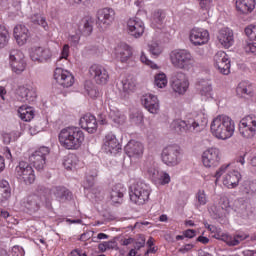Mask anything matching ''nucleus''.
Instances as JSON below:
<instances>
[{"mask_svg": "<svg viewBox=\"0 0 256 256\" xmlns=\"http://www.w3.org/2000/svg\"><path fill=\"white\" fill-rule=\"evenodd\" d=\"M210 131L216 139L227 141L235 135V121L227 115H218L212 120Z\"/></svg>", "mask_w": 256, "mask_h": 256, "instance_id": "f257e3e1", "label": "nucleus"}, {"mask_svg": "<svg viewBox=\"0 0 256 256\" xmlns=\"http://www.w3.org/2000/svg\"><path fill=\"white\" fill-rule=\"evenodd\" d=\"M58 139L61 147L74 151L83 145L85 134L80 128L66 127L60 131Z\"/></svg>", "mask_w": 256, "mask_h": 256, "instance_id": "f03ea898", "label": "nucleus"}, {"mask_svg": "<svg viewBox=\"0 0 256 256\" xmlns=\"http://www.w3.org/2000/svg\"><path fill=\"white\" fill-rule=\"evenodd\" d=\"M170 61L176 69L189 71L195 67V58L187 49H175L170 53Z\"/></svg>", "mask_w": 256, "mask_h": 256, "instance_id": "7ed1b4c3", "label": "nucleus"}, {"mask_svg": "<svg viewBox=\"0 0 256 256\" xmlns=\"http://www.w3.org/2000/svg\"><path fill=\"white\" fill-rule=\"evenodd\" d=\"M207 125V119H204L202 122L199 120H173L170 124L171 129L178 133V135H184V133H201Z\"/></svg>", "mask_w": 256, "mask_h": 256, "instance_id": "20e7f679", "label": "nucleus"}, {"mask_svg": "<svg viewBox=\"0 0 256 256\" xmlns=\"http://www.w3.org/2000/svg\"><path fill=\"white\" fill-rule=\"evenodd\" d=\"M129 195L130 201L135 203V205H145L149 201V195H151V186L138 180L130 186Z\"/></svg>", "mask_w": 256, "mask_h": 256, "instance_id": "39448f33", "label": "nucleus"}, {"mask_svg": "<svg viewBox=\"0 0 256 256\" xmlns=\"http://www.w3.org/2000/svg\"><path fill=\"white\" fill-rule=\"evenodd\" d=\"M161 161L167 167H177L183 161V150L177 144L167 145L162 149Z\"/></svg>", "mask_w": 256, "mask_h": 256, "instance_id": "423d86ee", "label": "nucleus"}, {"mask_svg": "<svg viewBox=\"0 0 256 256\" xmlns=\"http://www.w3.org/2000/svg\"><path fill=\"white\" fill-rule=\"evenodd\" d=\"M16 176L20 181H23L26 185H31L35 183V171L29 163L25 161L19 162L16 166Z\"/></svg>", "mask_w": 256, "mask_h": 256, "instance_id": "0eeeda50", "label": "nucleus"}, {"mask_svg": "<svg viewBox=\"0 0 256 256\" xmlns=\"http://www.w3.org/2000/svg\"><path fill=\"white\" fill-rule=\"evenodd\" d=\"M240 135L244 137V139H252L256 135V116L248 115L244 117L240 121L239 125Z\"/></svg>", "mask_w": 256, "mask_h": 256, "instance_id": "6e6552de", "label": "nucleus"}, {"mask_svg": "<svg viewBox=\"0 0 256 256\" xmlns=\"http://www.w3.org/2000/svg\"><path fill=\"white\" fill-rule=\"evenodd\" d=\"M47 155L49 148L42 146L30 155L29 161L37 171H43L47 165Z\"/></svg>", "mask_w": 256, "mask_h": 256, "instance_id": "1a4fd4ad", "label": "nucleus"}, {"mask_svg": "<svg viewBox=\"0 0 256 256\" xmlns=\"http://www.w3.org/2000/svg\"><path fill=\"white\" fill-rule=\"evenodd\" d=\"M9 63L14 73L18 75L25 71L27 64L25 63V54L20 50H11L9 54Z\"/></svg>", "mask_w": 256, "mask_h": 256, "instance_id": "9d476101", "label": "nucleus"}, {"mask_svg": "<svg viewBox=\"0 0 256 256\" xmlns=\"http://www.w3.org/2000/svg\"><path fill=\"white\" fill-rule=\"evenodd\" d=\"M115 10L113 8H102L97 12L98 25L101 29H109L115 22Z\"/></svg>", "mask_w": 256, "mask_h": 256, "instance_id": "9b49d317", "label": "nucleus"}, {"mask_svg": "<svg viewBox=\"0 0 256 256\" xmlns=\"http://www.w3.org/2000/svg\"><path fill=\"white\" fill-rule=\"evenodd\" d=\"M102 151L107 153V155H117V153L121 151V144L115 134L110 132L105 135L102 144Z\"/></svg>", "mask_w": 256, "mask_h": 256, "instance_id": "f8f14e48", "label": "nucleus"}, {"mask_svg": "<svg viewBox=\"0 0 256 256\" xmlns=\"http://www.w3.org/2000/svg\"><path fill=\"white\" fill-rule=\"evenodd\" d=\"M171 87L178 95H185L187 89H189V79L187 75L183 72H176L172 77Z\"/></svg>", "mask_w": 256, "mask_h": 256, "instance_id": "ddd939ff", "label": "nucleus"}, {"mask_svg": "<svg viewBox=\"0 0 256 256\" xmlns=\"http://www.w3.org/2000/svg\"><path fill=\"white\" fill-rule=\"evenodd\" d=\"M214 66L222 75H229L231 73V61L224 51H219L215 54Z\"/></svg>", "mask_w": 256, "mask_h": 256, "instance_id": "4468645a", "label": "nucleus"}, {"mask_svg": "<svg viewBox=\"0 0 256 256\" xmlns=\"http://www.w3.org/2000/svg\"><path fill=\"white\" fill-rule=\"evenodd\" d=\"M89 74L97 85H106L109 81V72H107V69L101 65H92L89 68Z\"/></svg>", "mask_w": 256, "mask_h": 256, "instance_id": "2eb2a0df", "label": "nucleus"}, {"mask_svg": "<svg viewBox=\"0 0 256 256\" xmlns=\"http://www.w3.org/2000/svg\"><path fill=\"white\" fill-rule=\"evenodd\" d=\"M221 161V154L217 148H209L202 154V162L204 167H217Z\"/></svg>", "mask_w": 256, "mask_h": 256, "instance_id": "dca6fc26", "label": "nucleus"}, {"mask_svg": "<svg viewBox=\"0 0 256 256\" xmlns=\"http://www.w3.org/2000/svg\"><path fill=\"white\" fill-rule=\"evenodd\" d=\"M127 31L131 37L139 39V37H143V33H145V23H143L140 18H130L127 21Z\"/></svg>", "mask_w": 256, "mask_h": 256, "instance_id": "f3484780", "label": "nucleus"}, {"mask_svg": "<svg viewBox=\"0 0 256 256\" xmlns=\"http://www.w3.org/2000/svg\"><path fill=\"white\" fill-rule=\"evenodd\" d=\"M54 79L58 85L65 88L73 87V83H75V77H73V74L67 70H63L62 68L55 69Z\"/></svg>", "mask_w": 256, "mask_h": 256, "instance_id": "a211bd4d", "label": "nucleus"}, {"mask_svg": "<svg viewBox=\"0 0 256 256\" xmlns=\"http://www.w3.org/2000/svg\"><path fill=\"white\" fill-rule=\"evenodd\" d=\"M189 39L192 45L201 46L209 43V31L203 28H193L190 31Z\"/></svg>", "mask_w": 256, "mask_h": 256, "instance_id": "6ab92c4d", "label": "nucleus"}, {"mask_svg": "<svg viewBox=\"0 0 256 256\" xmlns=\"http://www.w3.org/2000/svg\"><path fill=\"white\" fill-rule=\"evenodd\" d=\"M37 99V90L33 87L20 86L16 90V100L20 103H33Z\"/></svg>", "mask_w": 256, "mask_h": 256, "instance_id": "aec40b11", "label": "nucleus"}, {"mask_svg": "<svg viewBox=\"0 0 256 256\" xmlns=\"http://www.w3.org/2000/svg\"><path fill=\"white\" fill-rule=\"evenodd\" d=\"M30 57L32 61H37L38 63H45L46 61H49V59H51L52 53L49 48L37 46L31 49Z\"/></svg>", "mask_w": 256, "mask_h": 256, "instance_id": "412c9836", "label": "nucleus"}, {"mask_svg": "<svg viewBox=\"0 0 256 256\" xmlns=\"http://www.w3.org/2000/svg\"><path fill=\"white\" fill-rule=\"evenodd\" d=\"M143 107L148 110L152 115H157L159 113L160 105L159 98L153 94H146L141 99Z\"/></svg>", "mask_w": 256, "mask_h": 256, "instance_id": "4be33fe9", "label": "nucleus"}, {"mask_svg": "<svg viewBox=\"0 0 256 256\" xmlns=\"http://www.w3.org/2000/svg\"><path fill=\"white\" fill-rule=\"evenodd\" d=\"M124 151L128 157H134L139 158L143 156V151H145V146H143V143L135 140H130L125 148Z\"/></svg>", "mask_w": 256, "mask_h": 256, "instance_id": "5701e85b", "label": "nucleus"}, {"mask_svg": "<svg viewBox=\"0 0 256 256\" xmlns=\"http://www.w3.org/2000/svg\"><path fill=\"white\" fill-rule=\"evenodd\" d=\"M23 207L29 215L37 213L41 209V196L35 194L28 196L23 202Z\"/></svg>", "mask_w": 256, "mask_h": 256, "instance_id": "b1692460", "label": "nucleus"}, {"mask_svg": "<svg viewBox=\"0 0 256 256\" xmlns=\"http://www.w3.org/2000/svg\"><path fill=\"white\" fill-rule=\"evenodd\" d=\"M50 195L55 196L56 201L59 203H67L73 199V193L69 191L66 187L57 186L50 190Z\"/></svg>", "mask_w": 256, "mask_h": 256, "instance_id": "393cba45", "label": "nucleus"}, {"mask_svg": "<svg viewBox=\"0 0 256 256\" xmlns=\"http://www.w3.org/2000/svg\"><path fill=\"white\" fill-rule=\"evenodd\" d=\"M79 124L88 133H97V118L93 114H85L80 118Z\"/></svg>", "mask_w": 256, "mask_h": 256, "instance_id": "a878e982", "label": "nucleus"}, {"mask_svg": "<svg viewBox=\"0 0 256 256\" xmlns=\"http://www.w3.org/2000/svg\"><path fill=\"white\" fill-rule=\"evenodd\" d=\"M241 181V173L237 170H233L230 172H227L223 176L222 183L225 187L228 189H235L239 185V182Z\"/></svg>", "mask_w": 256, "mask_h": 256, "instance_id": "bb28decb", "label": "nucleus"}, {"mask_svg": "<svg viewBox=\"0 0 256 256\" xmlns=\"http://www.w3.org/2000/svg\"><path fill=\"white\" fill-rule=\"evenodd\" d=\"M115 55L121 63H127L133 57V49L128 44L121 43L115 48Z\"/></svg>", "mask_w": 256, "mask_h": 256, "instance_id": "cd10ccee", "label": "nucleus"}, {"mask_svg": "<svg viewBox=\"0 0 256 256\" xmlns=\"http://www.w3.org/2000/svg\"><path fill=\"white\" fill-rule=\"evenodd\" d=\"M14 37L17 41V44L21 46L27 43L29 37H31V33L25 25L18 24L14 27Z\"/></svg>", "mask_w": 256, "mask_h": 256, "instance_id": "c85d7f7f", "label": "nucleus"}, {"mask_svg": "<svg viewBox=\"0 0 256 256\" xmlns=\"http://www.w3.org/2000/svg\"><path fill=\"white\" fill-rule=\"evenodd\" d=\"M218 41L220 45L225 47V49H229V47H233L235 43V39L233 37V30L229 28H224L219 31Z\"/></svg>", "mask_w": 256, "mask_h": 256, "instance_id": "c756f323", "label": "nucleus"}, {"mask_svg": "<svg viewBox=\"0 0 256 256\" xmlns=\"http://www.w3.org/2000/svg\"><path fill=\"white\" fill-rule=\"evenodd\" d=\"M255 0H236V10L241 15H249L255 10Z\"/></svg>", "mask_w": 256, "mask_h": 256, "instance_id": "7c9ffc66", "label": "nucleus"}, {"mask_svg": "<svg viewBox=\"0 0 256 256\" xmlns=\"http://www.w3.org/2000/svg\"><path fill=\"white\" fill-rule=\"evenodd\" d=\"M198 90L204 101H207V99H213V86L208 81L201 80L198 83Z\"/></svg>", "mask_w": 256, "mask_h": 256, "instance_id": "2f4dec72", "label": "nucleus"}, {"mask_svg": "<svg viewBox=\"0 0 256 256\" xmlns=\"http://www.w3.org/2000/svg\"><path fill=\"white\" fill-rule=\"evenodd\" d=\"M125 194V187L122 184H116L112 187L110 198L113 203H121L123 195Z\"/></svg>", "mask_w": 256, "mask_h": 256, "instance_id": "473e14b6", "label": "nucleus"}, {"mask_svg": "<svg viewBox=\"0 0 256 256\" xmlns=\"http://www.w3.org/2000/svg\"><path fill=\"white\" fill-rule=\"evenodd\" d=\"M18 115L22 121L29 122L35 117V110L31 106H20L18 109Z\"/></svg>", "mask_w": 256, "mask_h": 256, "instance_id": "72a5a7b5", "label": "nucleus"}, {"mask_svg": "<svg viewBox=\"0 0 256 256\" xmlns=\"http://www.w3.org/2000/svg\"><path fill=\"white\" fill-rule=\"evenodd\" d=\"M11 198V187L6 180L0 181V203H5Z\"/></svg>", "mask_w": 256, "mask_h": 256, "instance_id": "f704fd0d", "label": "nucleus"}, {"mask_svg": "<svg viewBox=\"0 0 256 256\" xmlns=\"http://www.w3.org/2000/svg\"><path fill=\"white\" fill-rule=\"evenodd\" d=\"M78 31L82 33V35H85L86 37L91 35L93 33V20L89 18H83L79 25Z\"/></svg>", "mask_w": 256, "mask_h": 256, "instance_id": "c9c22d12", "label": "nucleus"}, {"mask_svg": "<svg viewBox=\"0 0 256 256\" xmlns=\"http://www.w3.org/2000/svg\"><path fill=\"white\" fill-rule=\"evenodd\" d=\"M208 201L209 199L207 198L205 190H198L197 193L195 194V209H201V207L207 205Z\"/></svg>", "mask_w": 256, "mask_h": 256, "instance_id": "e433bc0d", "label": "nucleus"}, {"mask_svg": "<svg viewBox=\"0 0 256 256\" xmlns=\"http://www.w3.org/2000/svg\"><path fill=\"white\" fill-rule=\"evenodd\" d=\"M30 21H31V23H33V25H40V27H43V29H45V31H47V29H49V25L47 24V20L45 19V17H43L39 13L33 14L30 17Z\"/></svg>", "mask_w": 256, "mask_h": 256, "instance_id": "4c0bfd02", "label": "nucleus"}, {"mask_svg": "<svg viewBox=\"0 0 256 256\" xmlns=\"http://www.w3.org/2000/svg\"><path fill=\"white\" fill-rule=\"evenodd\" d=\"M122 89L124 93H130V91H135V87L137 85V82L135 78H126L122 80Z\"/></svg>", "mask_w": 256, "mask_h": 256, "instance_id": "58836bf2", "label": "nucleus"}, {"mask_svg": "<svg viewBox=\"0 0 256 256\" xmlns=\"http://www.w3.org/2000/svg\"><path fill=\"white\" fill-rule=\"evenodd\" d=\"M164 19L165 13H163V11H155L152 17V27H154V29L159 28V26L163 25Z\"/></svg>", "mask_w": 256, "mask_h": 256, "instance_id": "ea45409f", "label": "nucleus"}, {"mask_svg": "<svg viewBox=\"0 0 256 256\" xmlns=\"http://www.w3.org/2000/svg\"><path fill=\"white\" fill-rule=\"evenodd\" d=\"M11 36L9 35V30L5 26L0 25V49H3V47H6V45L9 43V39Z\"/></svg>", "mask_w": 256, "mask_h": 256, "instance_id": "a19ab883", "label": "nucleus"}, {"mask_svg": "<svg viewBox=\"0 0 256 256\" xmlns=\"http://www.w3.org/2000/svg\"><path fill=\"white\" fill-rule=\"evenodd\" d=\"M19 137H20V134L17 131H12L10 133L2 134L3 143L5 145H9V143H11L12 141H17V139H19Z\"/></svg>", "mask_w": 256, "mask_h": 256, "instance_id": "79ce46f5", "label": "nucleus"}, {"mask_svg": "<svg viewBox=\"0 0 256 256\" xmlns=\"http://www.w3.org/2000/svg\"><path fill=\"white\" fill-rule=\"evenodd\" d=\"M154 83L159 89L167 87V75L160 73L155 76Z\"/></svg>", "mask_w": 256, "mask_h": 256, "instance_id": "37998d69", "label": "nucleus"}, {"mask_svg": "<svg viewBox=\"0 0 256 256\" xmlns=\"http://www.w3.org/2000/svg\"><path fill=\"white\" fill-rule=\"evenodd\" d=\"M65 169L71 171L77 167V156L70 155L63 163Z\"/></svg>", "mask_w": 256, "mask_h": 256, "instance_id": "c03bdc74", "label": "nucleus"}, {"mask_svg": "<svg viewBox=\"0 0 256 256\" xmlns=\"http://www.w3.org/2000/svg\"><path fill=\"white\" fill-rule=\"evenodd\" d=\"M236 93H238V95H241L242 97L243 95H251V87L247 86V83L242 82L236 88Z\"/></svg>", "mask_w": 256, "mask_h": 256, "instance_id": "a18cd8bd", "label": "nucleus"}, {"mask_svg": "<svg viewBox=\"0 0 256 256\" xmlns=\"http://www.w3.org/2000/svg\"><path fill=\"white\" fill-rule=\"evenodd\" d=\"M85 89L92 99H97L99 97V90L91 83L85 85Z\"/></svg>", "mask_w": 256, "mask_h": 256, "instance_id": "49530a36", "label": "nucleus"}, {"mask_svg": "<svg viewBox=\"0 0 256 256\" xmlns=\"http://www.w3.org/2000/svg\"><path fill=\"white\" fill-rule=\"evenodd\" d=\"M220 241H224V243H227L229 247H235L239 245V241L235 240L233 236H230L229 234L222 233V238Z\"/></svg>", "mask_w": 256, "mask_h": 256, "instance_id": "de8ad7c7", "label": "nucleus"}, {"mask_svg": "<svg viewBox=\"0 0 256 256\" xmlns=\"http://www.w3.org/2000/svg\"><path fill=\"white\" fill-rule=\"evenodd\" d=\"M244 50L246 53H252V55H256V42H253V40H246L244 42Z\"/></svg>", "mask_w": 256, "mask_h": 256, "instance_id": "09e8293b", "label": "nucleus"}, {"mask_svg": "<svg viewBox=\"0 0 256 256\" xmlns=\"http://www.w3.org/2000/svg\"><path fill=\"white\" fill-rule=\"evenodd\" d=\"M148 51L151 53V55H154L155 57L161 55V48L159 47V44L156 42L148 44Z\"/></svg>", "mask_w": 256, "mask_h": 256, "instance_id": "8fccbe9b", "label": "nucleus"}, {"mask_svg": "<svg viewBox=\"0 0 256 256\" xmlns=\"http://www.w3.org/2000/svg\"><path fill=\"white\" fill-rule=\"evenodd\" d=\"M68 41L72 47H77V45H79V41H81V33L78 31L75 34H71Z\"/></svg>", "mask_w": 256, "mask_h": 256, "instance_id": "3c124183", "label": "nucleus"}, {"mask_svg": "<svg viewBox=\"0 0 256 256\" xmlns=\"http://www.w3.org/2000/svg\"><path fill=\"white\" fill-rule=\"evenodd\" d=\"M140 61L142 63H145V65H148L149 67H151V69H157V64L147 59V55H145V52H141Z\"/></svg>", "mask_w": 256, "mask_h": 256, "instance_id": "603ef678", "label": "nucleus"}, {"mask_svg": "<svg viewBox=\"0 0 256 256\" xmlns=\"http://www.w3.org/2000/svg\"><path fill=\"white\" fill-rule=\"evenodd\" d=\"M245 34L249 39H254L256 40V26L255 25H250L245 28Z\"/></svg>", "mask_w": 256, "mask_h": 256, "instance_id": "864d4df0", "label": "nucleus"}, {"mask_svg": "<svg viewBox=\"0 0 256 256\" xmlns=\"http://www.w3.org/2000/svg\"><path fill=\"white\" fill-rule=\"evenodd\" d=\"M200 1V9L202 11H206V13H209V9H211V6L213 5V0H198Z\"/></svg>", "mask_w": 256, "mask_h": 256, "instance_id": "5fc2aeb1", "label": "nucleus"}, {"mask_svg": "<svg viewBox=\"0 0 256 256\" xmlns=\"http://www.w3.org/2000/svg\"><path fill=\"white\" fill-rule=\"evenodd\" d=\"M233 239H235V241H238V245H239V243H241V241H245V239H249V235L237 234L236 236L233 237ZM250 241H256V236L255 235L251 236Z\"/></svg>", "mask_w": 256, "mask_h": 256, "instance_id": "6e6d98bb", "label": "nucleus"}, {"mask_svg": "<svg viewBox=\"0 0 256 256\" xmlns=\"http://www.w3.org/2000/svg\"><path fill=\"white\" fill-rule=\"evenodd\" d=\"M229 165L230 164H224L222 165L215 173V178L216 181H219V179H221V176L223 175V173H225V171H227V169H229Z\"/></svg>", "mask_w": 256, "mask_h": 256, "instance_id": "4d7b16f0", "label": "nucleus"}, {"mask_svg": "<svg viewBox=\"0 0 256 256\" xmlns=\"http://www.w3.org/2000/svg\"><path fill=\"white\" fill-rule=\"evenodd\" d=\"M95 186V179L91 178L90 176L86 177V180L83 183L84 189H93Z\"/></svg>", "mask_w": 256, "mask_h": 256, "instance_id": "13d9d810", "label": "nucleus"}, {"mask_svg": "<svg viewBox=\"0 0 256 256\" xmlns=\"http://www.w3.org/2000/svg\"><path fill=\"white\" fill-rule=\"evenodd\" d=\"M12 255L13 256H25V250L21 246H13L12 247Z\"/></svg>", "mask_w": 256, "mask_h": 256, "instance_id": "bf43d9fd", "label": "nucleus"}, {"mask_svg": "<svg viewBox=\"0 0 256 256\" xmlns=\"http://www.w3.org/2000/svg\"><path fill=\"white\" fill-rule=\"evenodd\" d=\"M247 209H249V204L247 202H242V204L240 205L238 212L243 215V217H247V215H249L247 213Z\"/></svg>", "mask_w": 256, "mask_h": 256, "instance_id": "052dcab7", "label": "nucleus"}, {"mask_svg": "<svg viewBox=\"0 0 256 256\" xmlns=\"http://www.w3.org/2000/svg\"><path fill=\"white\" fill-rule=\"evenodd\" d=\"M160 181L162 185H169L171 183V176H169V173L164 172L160 176Z\"/></svg>", "mask_w": 256, "mask_h": 256, "instance_id": "680f3d73", "label": "nucleus"}, {"mask_svg": "<svg viewBox=\"0 0 256 256\" xmlns=\"http://www.w3.org/2000/svg\"><path fill=\"white\" fill-rule=\"evenodd\" d=\"M67 57H69V44L63 46L60 59H67Z\"/></svg>", "mask_w": 256, "mask_h": 256, "instance_id": "e2e57ef3", "label": "nucleus"}, {"mask_svg": "<svg viewBox=\"0 0 256 256\" xmlns=\"http://www.w3.org/2000/svg\"><path fill=\"white\" fill-rule=\"evenodd\" d=\"M195 235H197V232L193 229H188L184 232V237H186V239H193Z\"/></svg>", "mask_w": 256, "mask_h": 256, "instance_id": "0e129e2a", "label": "nucleus"}, {"mask_svg": "<svg viewBox=\"0 0 256 256\" xmlns=\"http://www.w3.org/2000/svg\"><path fill=\"white\" fill-rule=\"evenodd\" d=\"M191 249H193V244H186L184 246H182L179 251L180 253H188V251H191Z\"/></svg>", "mask_w": 256, "mask_h": 256, "instance_id": "69168bd1", "label": "nucleus"}, {"mask_svg": "<svg viewBox=\"0 0 256 256\" xmlns=\"http://www.w3.org/2000/svg\"><path fill=\"white\" fill-rule=\"evenodd\" d=\"M142 247H145V238H141L140 241L135 243L134 249H137L139 251V249H141Z\"/></svg>", "mask_w": 256, "mask_h": 256, "instance_id": "338daca9", "label": "nucleus"}, {"mask_svg": "<svg viewBox=\"0 0 256 256\" xmlns=\"http://www.w3.org/2000/svg\"><path fill=\"white\" fill-rule=\"evenodd\" d=\"M132 243H135V239L133 238H125L121 240V245L124 246L131 245Z\"/></svg>", "mask_w": 256, "mask_h": 256, "instance_id": "774afa93", "label": "nucleus"}]
</instances>
